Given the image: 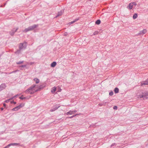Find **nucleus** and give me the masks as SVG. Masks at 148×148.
Segmentation results:
<instances>
[{"label":"nucleus","mask_w":148,"mask_h":148,"mask_svg":"<svg viewBox=\"0 0 148 148\" xmlns=\"http://www.w3.org/2000/svg\"><path fill=\"white\" fill-rule=\"evenodd\" d=\"M38 25H34L32 26L28 27L27 28H25L24 30L23 31V32L26 33L28 31L34 30V29L38 27Z\"/></svg>","instance_id":"1"},{"label":"nucleus","mask_w":148,"mask_h":148,"mask_svg":"<svg viewBox=\"0 0 148 148\" xmlns=\"http://www.w3.org/2000/svg\"><path fill=\"white\" fill-rule=\"evenodd\" d=\"M139 97L140 98H143L144 99H148V92L145 91L143 92L141 95H139Z\"/></svg>","instance_id":"2"},{"label":"nucleus","mask_w":148,"mask_h":148,"mask_svg":"<svg viewBox=\"0 0 148 148\" xmlns=\"http://www.w3.org/2000/svg\"><path fill=\"white\" fill-rule=\"evenodd\" d=\"M27 47V42H24L23 43H20L19 45V49L20 50L25 49Z\"/></svg>","instance_id":"3"},{"label":"nucleus","mask_w":148,"mask_h":148,"mask_svg":"<svg viewBox=\"0 0 148 148\" xmlns=\"http://www.w3.org/2000/svg\"><path fill=\"white\" fill-rule=\"evenodd\" d=\"M43 87L42 85L40 86L39 88L36 90H35V91H33V90H29L28 91L27 93H30V94H33L35 92H36L38 91H40L41 90V89Z\"/></svg>","instance_id":"4"},{"label":"nucleus","mask_w":148,"mask_h":148,"mask_svg":"<svg viewBox=\"0 0 148 148\" xmlns=\"http://www.w3.org/2000/svg\"><path fill=\"white\" fill-rule=\"evenodd\" d=\"M18 29V27L16 29L15 28H13L9 32V34L11 36H13L14 35L15 33L17 31Z\"/></svg>","instance_id":"5"},{"label":"nucleus","mask_w":148,"mask_h":148,"mask_svg":"<svg viewBox=\"0 0 148 148\" xmlns=\"http://www.w3.org/2000/svg\"><path fill=\"white\" fill-rule=\"evenodd\" d=\"M36 85H32L28 89H27L26 91H25V93H27V92L29 90H33V89L34 88L36 87Z\"/></svg>","instance_id":"6"},{"label":"nucleus","mask_w":148,"mask_h":148,"mask_svg":"<svg viewBox=\"0 0 148 148\" xmlns=\"http://www.w3.org/2000/svg\"><path fill=\"white\" fill-rule=\"evenodd\" d=\"M6 86L5 84H2L0 85V91L4 89L6 87Z\"/></svg>","instance_id":"7"},{"label":"nucleus","mask_w":148,"mask_h":148,"mask_svg":"<svg viewBox=\"0 0 148 148\" xmlns=\"http://www.w3.org/2000/svg\"><path fill=\"white\" fill-rule=\"evenodd\" d=\"M60 107V106H55V107L53 108H52L51 109L50 111L51 112L54 111L56 110L57 109H58Z\"/></svg>","instance_id":"8"},{"label":"nucleus","mask_w":148,"mask_h":148,"mask_svg":"<svg viewBox=\"0 0 148 148\" xmlns=\"http://www.w3.org/2000/svg\"><path fill=\"white\" fill-rule=\"evenodd\" d=\"M133 7V5L131 3H130L128 6L127 7V8L130 10L132 9Z\"/></svg>","instance_id":"9"},{"label":"nucleus","mask_w":148,"mask_h":148,"mask_svg":"<svg viewBox=\"0 0 148 148\" xmlns=\"http://www.w3.org/2000/svg\"><path fill=\"white\" fill-rule=\"evenodd\" d=\"M146 32V30L145 29H144L143 30L140 32L138 34L139 35H140L142 34H144Z\"/></svg>","instance_id":"10"},{"label":"nucleus","mask_w":148,"mask_h":148,"mask_svg":"<svg viewBox=\"0 0 148 148\" xmlns=\"http://www.w3.org/2000/svg\"><path fill=\"white\" fill-rule=\"evenodd\" d=\"M79 19V18H76L75 19V20L72 21L70 22L69 23V25H71L72 24L74 23L75 22H76Z\"/></svg>","instance_id":"11"},{"label":"nucleus","mask_w":148,"mask_h":148,"mask_svg":"<svg viewBox=\"0 0 148 148\" xmlns=\"http://www.w3.org/2000/svg\"><path fill=\"white\" fill-rule=\"evenodd\" d=\"M63 12L62 11H61L60 12H58L57 15L56 16V17H57L60 16H61L63 13Z\"/></svg>","instance_id":"12"},{"label":"nucleus","mask_w":148,"mask_h":148,"mask_svg":"<svg viewBox=\"0 0 148 148\" xmlns=\"http://www.w3.org/2000/svg\"><path fill=\"white\" fill-rule=\"evenodd\" d=\"M148 79H147L146 81L143 82L142 83V85H147L148 84Z\"/></svg>","instance_id":"13"},{"label":"nucleus","mask_w":148,"mask_h":148,"mask_svg":"<svg viewBox=\"0 0 148 148\" xmlns=\"http://www.w3.org/2000/svg\"><path fill=\"white\" fill-rule=\"evenodd\" d=\"M56 62H53L52 63H51V67H54L56 66Z\"/></svg>","instance_id":"14"},{"label":"nucleus","mask_w":148,"mask_h":148,"mask_svg":"<svg viewBox=\"0 0 148 148\" xmlns=\"http://www.w3.org/2000/svg\"><path fill=\"white\" fill-rule=\"evenodd\" d=\"M34 81H35L36 84H38L39 82V79L36 78H34Z\"/></svg>","instance_id":"15"},{"label":"nucleus","mask_w":148,"mask_h":148,"mask_svg":"<svg viewBox=\"0 0 148 148\" xmlns=\"http://www.w3.org/2000/svg\"><path fill=\"white\" fill-rule=\"evenodd\" d=\"M114 92L115 93H117L119 92V89L117 87H116L114 89Z\"/></svg>","instance_id":"16"},{"label":"nucleus","mask_w":148,"mask_h":148,"mask_svg":"<svg viewBox=\"0 0 148 148\" xmlns=\"http://www.w3.org/2000/svg\"><path fill=\"white\" fill-rule=\"evenodd\" d=\"M74 114V112H73L70 110L69 112H67L66 113V114L67 115H68L69 114Z\"/></svg>","instance_id":"17"},{"label":"nucleus","mask_w":148,"mask_h":148,"mask_svg":"<svg viewBox=\"0 0 148 148\" xmlns=\"http://www.w3.org/2000/svg\"><path fill=\"white\" fill-rule=\"evenodd\" d=\"M19 109V108H18V106L13 108L12 109V110H13V111H17Z\"/></svg>","instance_id":"18"},{"label":"nucleus","mask_w":148,"mask_h":148,"mask_svg":"<svg viewBox=\"0 0 148 148\" xmlns=\"http://www.w3.org/2000/svg\"><path fill=\"white\" fill-rule=\"evenodd\" d=\"M138 16V14L136 13H135L133 15V18L134 19H136Z\"/></svg>","instance_id":"19"},{"label":"nucleus","mask_w":148,"mask_h":148,"mask_svg":"<svg viewBox=\"0 0 148 148\" xmlns=\"http://www.w3.org/2000/svg\"><path fill=\"white\" fill-rule=\"evenodd\" d=\"M101 23V21L100 20H97L95 22V24L97 25Z\"/></svg>","instance_id":"20"},{"label":"nucleus","mask_w":148,"mask_h":148,"mask_svg":"<svg viewBox=\"0 0 148 148\" xmlns=\"http://www.w3.org/2000/svg\"><path fill=\"white\" fill-rule=\"evenodd\" d=\"M56 90V88L55 87H53L52 89V90H51V92L52 93L54 92H55Z\"/></svg>","instance_id":"21"},{"label":"nucleus","mask_w":148,"mask_h":148,"mask_svg":"<svg viewBox=\"0 0 148 148\" xmlns=\"http://www.w3.org/2000/svg\"><path fill=\"white\" fill-rule=\"evenodd\" d=\"M19 144L17 143H12L9 144V145H10V146L15 145L16 146L18 145Z\"/></svg>","instance_id":"22"},{"label":"nucleus","mask_w":148,"mask_h":148,"mask_svg":"<svg viewBox=\"0 0 148 148\" xmlns=\"http://www.w3.org/2000/svg\"><path fill=\"white\" fill-rule=\"evenodd\" d=\"M19 98L23 100L24 99H26V98L25 97H23V95H22L20 97H19Z\"/></svg>","instance_id":"23"},{"label":"nucleus","mask_w":148,"mask_h":148,"mask_svg":"<svg viewBox=\"0 0 148 148\" xmlns=\"http://www.w3.org/2000/svg\"><path fill=\"white\" fill-rule=\"evenodd\" d=\"M24 104H21L19 105L18 106V107L19 109L21 107H22L23 106H24Z\"/></svg>","instance_id":"24"},{"label":"nucleus","mask_w":148,"mask_h":148,"mask_svg":"<svg viewBox=\"0 0 148 148\" xmlns=\"http://www.w3.org/2000/svg\"><path fill=\"white\" fill-rule=\"evenodd\" d=\"M23 62V61H20L18 62H16V64H22Z\"/></svg>","instance_id":"25"},{"label":"nucleus","mask_w":148,"mask_h":148,"mask_svg":"<svg viewBox=\"0 0 148 148\" xmlns=\"http://www.w3.org/2000/svg\"><path fill=\"white\" fill-rule=\"evenodd\" d=\"M21 50H20V49L19 50H17L16 52H15V53L19 54L20 52V51Z\"/></svg>","instance_id":"26"},{"label":"nucleus","mask_w":148,"mask_h":148,"mask_svg":"<svg viewBox=\"0 0 148 148\" xmlns=\"http://www.w3.org/2000/svg\"><path fill=\"white\" fill-rule=\"evenodd\" d=\"M109 95L110 96H112L113 95V92L112 91H111L109 92Z\"/></svg>","instance_id":"27"},{"label":"nucleus","mask_w":148,"mask_h":148,"mask_svg":"<svg viewBox=\"0 0 148 148\" xmlns=\"http://www.w3.org/2000/svg\"><path fill=\"white\" fill-rule=\"evenodd\" d=\"M99 33V32H98V31H95L94 33H93L94 35H95L98 34V33Z\"/></svg>","instance_id":"28"},{"label":"nucleus","mask_w":148,"mask_h":148,"mask_svg":"<svg viewBox=\"0 0 148 148\" xmlns=\"http://www.w3.org/2000/svg\"><path fill=\"white\" fill-rule=\"evenodd\" d=\"M10 100H12L11 99V98L7 100H5V102H6V103H8L9 101Z\"/></svg>","instance_id":"29"},{"label":"nucleus","mask_w":148,"mask_h":148,"mask_svg":"<svg viewBox=\"0 0 148 148\" xmlns=\"http://www.w3.org/2000/svg\"><path fill=\"white\" fill-rule=\"evenodd\" d=\"M18 71V70H16V71H14L12 72H11V73H10V74L12 73H16L17 71Z\"/></svg>","instance_id":"30"},{"label":"nucleus","mask_w":148,"mask_h":148,"mask_svg":"<svg viewBox=\"0 0 148 148\" xmlns=\"http://www.w3.org/2000/svg\"><path fill=\"white\" fill-rule=\"evenodd\" d=\"M19 67H26V65H21Z\"/></svg>","instance_id":"31"},{"label":"nucleus","mask_w":148,"mask_h":148,"mask_svg":"<svg viewBox=\"0 0 148 148\" xmlns=\"http://www.w3.org/2000/svg\"><path fill=\"white\" fill-rule=\"evenodd\" d=\"M131 3L133 5H133H137V4L136 2H133V3Z\"/></svg>","instance_id":"32"},{"label":"nucleus","mask_w":148,"mask_h":148,"mask_svg":"<svg viewBox=\"0 0 148 148\" xmlns=\"http://www.w3.org/2000/svg\"><path fill=\"white\" fill-rule=\"evenodd\" d=\"M113 108L114 110H117V107L116 106H114L113 107Z\"/></svg>","instance_id":"33"},{"label":"nucleus","mask_w":148,"mask_h":148,"mask_svg":"<svg viewBox=\"0 0 148 148\" xmlns=\"http://www.w3.org/2000/svg\"><path fill=\"white\" fill-rule=\"evenodd\" d=\"M10 145L9 144L8 145H7V146H5V147H4V148H8L9 147H10Z\"/></svg>","instance_id":"34"},{"label":"nucleus","mask_w":148,"mask_h":148,"mask_svg":"<svg viewBox=\"0 0 148 148\" xmlns=\"http://www.w3.org/2000/svg\"><path fill=\"white\" fill-rule=\"evenodd\" d=\"M11 103H14V104H16V102H14V101H11Z\"/></svg>","instance_id":"35"},{"label":"nucleus","mask_w":148,"mask_h":148,"mask_svg":"<svg viewBox=\"0 0 148 148\" xmlns=\"http://www.w3.org/2000/svg\"><path fill=\"white\" fill-rule=\"evenodd\" d=\"M17 95H15L13 97H11V99H14V98H15V97H16L17 96Z\"/></svg>","instance_id":"36"},{"label":"nucleus","mask_w":148,"mask_h":148,"mask_svg":"<svg viewBox=\"0 0 148 148\" xmlns=\"http://www.w3.org/2000/svg\"><path fill=\"white\" fill-rule=\"evenodd\" d=\"M115 143H113L112 144V145H111V147H112L113 146H114V145H115Z\"/></svg>","instance_id":"37"},{"label":"nucleus","mask_w":148,"mask_h":148,"mask_svg":"<svg viewBox=\"0 0 148 148\" xmlns=\"http://www.w3.org/2000/svg\"><path fill=\"white\" fill-rule=\"evenodd\" d=\"M67 33L66 32H65L64 34V36H67Z\"/></svg>","instance_id":"38"},{"label":"nucleus","mask_w":148,"mask_h":148,"mask_svg":"<svg viewBox=\"0 0 148 148\" xmlns=\"http://www.w3.org/2000/svg\"><path fill=\"white\" fill-rule=\"evenodd\" d=\"M6 105L5 103H3V106L5 108V107H6Z\"/></svg>","instance_id":"39"},{"label":"nucleus","mask_w":148,"mask_h":148,"mask_svg":"<svg viewBox=\"0 0 148 148\" xmlns=\"http://www.w3.org/2000/svg\"><path fill=\"white\" fill-rule=\"evenodd\" d=\"M76 115H73V116H71V117H70V118H73V117L75 116Z\"/></svg>","instance_id":"40"},{"label":"nucleus","mask_w":148,"mask_h":148,"mask_svg":"<svg viewBox=\"0 0 148 148\" xmlns=\"http://www.w3.org/2000/svg\"><path fill=\"white\" fill-rule=\"evenodd\" d=\"M1 110H3V108H1Z\"/></svg>","instance_id":"41"},{"label":"nucleus","mask_w":148,"mask_h":148,"mask_svg":"<svg viewBox=\"0 0 148 148\" xmlns=\"http://www.w3.org/2000/svg\"><path fill=\"white\" fill-rule=\"evenodd\" d=\"M73 111V112H74V113H75L77 112V111L76 110H74V111Z\"/></svg>","instance_id":"42"},{"label":"nucleus","mask_w":148,"mask_h":148,"mask_svg":"<svg viewBox=\"0 0 148 148\" xmlns=\"http://www.w3.org/2000/svg\"><path fill=\"white\" fill-rule=\"evenodd\" d=\"M94 126H95V125H92V126H93V127H94Z\"/></svg>","instance_id":"43"},{"label":"nucleus","mask_w":148,"mask_h":148,"mask_svg":"<svg viewBox=\"0 0 148 148\" xmlns=\"http://www.w3.org/2000/svg\"><path fill=\"white\" fill-rule=\"evenodd\" d=\"M1 55H0V57L1 56Z\"/></svg>","instance_id":"44"},{"label":"nucleus","mask_w":148,"mask_h":148,"mask_svg":"<svg viewBox=\"0 0 148 148\" xmlns=\"http://www.w3.org/2000/svg\"><path fill=\"white\" fill-rule=\"evenodd\" d=\"M92 126V125H90V127H91V126Z\"/></svg>","instance_id":"45"}]
</instances>
